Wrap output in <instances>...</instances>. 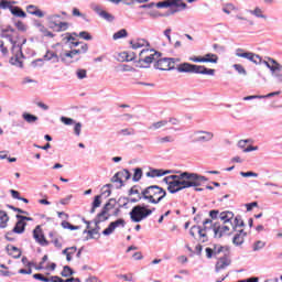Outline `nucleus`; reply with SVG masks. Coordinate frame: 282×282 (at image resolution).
Here are the masks:
<instances>
[{"label": "nucleus", "instance_id": "a878e982", "mask_svg": "<svg viewBox=\"0 0 282 282\" xmlns=\"http://www.w3.org/2000/svg\"><path fill=\"white\" fill-rule=\"evenodd\" d=\"M166 124H169L167 120H160V121L153 122L148 129L149 131H158L160 129H164Z\"/></svg>", "mask_w": 282, "mask_h": 282}, {"label": "nucleus", "instance_id": "13d9d810", "mask_svg": "<svg viewBox=\"0 0 282 282\" xmlns=\"http://www.w3.org/2000/svg\"><path fill=\"white\" fill-rule=\"evenodd\" d=\"M156 8H171V0H166L163 2H158Z\"/></svg>", "mask_w": 282, "mask_h": 282}, {"label": "nucleus", "instance_id": "2f4dec72", "mask_svg": "<svg viewBox=\"0 0 282 282\" xmlns=\"http://www.w3.org/2000/svg\"><path fill=\"white\" fill-rule=\"evenodd\" d=\"M96 12L99 14V17H101V19H105V21H113L115 19L112 14L99 8L96 9Z\"/></svg>", "mask_w": 282, "mask_h": 282}, {"label": "nucleus", "instance_id": "dca6fc26", "mask_svg": "<svg viewBox=\"0 0 282 282\" xmlns=\"http://www.w3.org/2000/svg\"><path fill=\"white\" fill-rule=\"evenodd\" d=\"M219 219L223 224L230 226L235 219V214L232 212H223L219 214Z\"/></svg>", "mask_w": 282, "mask_h": 282}, {"label": "nucleus", "instance_id": "79ce46f5", "mask_svg": "<svg viewBox=\"0 0 282 282\" xmlns=\"http://www.w3.org/2000/svg\"><path fill=\"white\" fill-rule=\"evenodd\" d=\"M62 227L67 230H80V226H74V225L69 224V221H63Z\"/></svg>", "mask_w": 282, "mask_h": 282}, {"label": "nucleus", "instance_id": "49530a36", "mask_svg": "<svg viewBox=\"0 0 282 282\" xmlns=\"http://www.w3.org/2000/svg\"><path fill=\"white\" fill-rule=\"evenodd\" d=\"M61 274L62 276L67 278V276H72V274H74V271L72 270V268H69V265H65Z\"/></svg>", "mask_w": 282, "mask_h": 282}, {"label": "nucleus", "instance_id": "774afa93", "mask_svg": "<svg viewBox=\"0 0 282 282\" xmlns=\"http://www.w3.org/2000/svg\"><path fill=\"white\" fill-rule=\"evenodd\" d=\"M86 282H102V280L98 279L95 275H90L86 279Z\"/></svg>", "mask_w": 282, "mask_h": 282}, {"label": "nucleus", "instance_id": "2eb2a0df", "mask_svg": "<svg viewBox=\"0 0 282 282\" xmlns=\"http://www.w3.org/2000/svg\"><path fill=\"white\" fill-rule=\"evenodd\" d=\"M231 261L228 257H223L216 262L215 270L216 272H221V270H226L228 265H230Z\"/></svg>", "mask_w": 282, "mask_h": 282}, {"label": "nucleus", "instance_id": "423d86ee", "mask_svg": "<svg viewBox=\"0 0 282 282\" xmlns=\"http://www.w3.org/2000/svg\"><path fill=\"white\" fill-rule=\"evenodd\" d=\"M142 195L150 204H160V200L166 197V191L158 185H152L145 188Z\"/></svg>", "mask_w": 282, "mask_h": 282}, {"label": "nucleus", "instance_id": "c85d7f7f", "mask_svg": "<svg viewBox=\"0 0 282 282\" xmlns=\"http://www.w3.org/2000/svg\"><path fill=\"white\" fill-rule=\"evenodd\" d=\"M44 61H51L52 63H58L61 58L58 55L52 51H47L44 55Z\"/></svg>", "mask_w": 282, "mask_h": 282}, {"label": "nucleus", "instance_id": "0e129e2a", "mask_svg": "<svg viewBox=\"0 0 282 282\" xmlns=\"http://www.w3.org/2000/svg\"><path fill=\"white\" fill-rule=\"evenodd\" d=\"M33 67H43V59L39 58L31 63Z\"/></svg>", "mask_w": 282, "mask_h": 282}, {"label": "nucleus", "instance_id": "4d7b16f0", "mask_svg": "<svg viewBox=\"0 0 282 282\" xmlns=\"http://www.w3.org/2000/svg\"><path fill=\"white\" fill-rule=\"evenodd\" d=\"M241 177H259L258 173L254 172H240Z\"/></svg>", "mask_w": 282, "mask_h": 282}, {"label": "nucleus", "instance_id": "393cba45", "mask_svg": "<svg viewBox=\"0 0 282 282\" xmlns=\"http://www.w3.org/2000/svg\"><path fill=\"white\" fill-rule=\"evenodd\" d=\"M89 235L88 239H100V225H96L95 229L84 230V235Z\"/></svg>", "mask_w": 282, "mask_h": 282}, {"label": "nucleus", "instance_id": "69168bd1", "mask_svg": "<svg viewBox=\"0 0 282 282\" xmlns=\"http://www.w3.org/2000/svg\"><path fill=\"white\" fill-rule=\"evenodd\" d=\"M13 235H14V231H8L7 234H6V236H4V239H7V241H14V237H13Z\"/></svg>", "mask_w": 282, "mask_h": 282}, {"label": "nucleus", "instance_id": "de8ad7c7", "mask_svg": "<svg viewBox=\"0 0 282 282\" xmlns=\"http://www.w3.org/2000/svg\"><path fill=\"white\" fill-rule=\"evenodd\" d=\"M237 21H243L245 23H248L249 25H254V21L250 20L241 14L236 15Z\"/></svg>", "mask_w": 282, "mask_h": 282}, {"label": "nucleus", "instance_id": "aec40b11", "mask_svg": "<svg viewBox=\"0 0 282 282\" xmlns=\"http://www.w3.org/2000/svg\"><path fill=\"white\" fill-rule=\"evenodd\" d=\"M25 226H28V223L18 219L15 226L13 227L12 231L14 235H23L25 232Z\"/></svg>", "mask_w": 282, "mask_h": 282}, {"label": "nucleus", "instance_id": "f257e3e1", "mask_svg": "<svg viewBox=\"0 0 282 282\" xmlns=\"http://www.w3.org/2000/svg\"><path fill=\"white\" fill-rule=\"evenodd\" d=\"M163 182L167 184L169 193L175 195V193H180V191L186 188H197V186H202L205 182H208V180L199 174L182 172L177 175L165 176Z\"/></svg>", "mask_w": 282, "mask_h": 282}, {"label": "nucleus", "instance_id": "72a5a7b5", "mask_svg": "<svg viewBox=\"0 0 282 282\" xmlns=\"http://www.w3.org/2000/svg\"><path fill=\"white\" fill-rule=\"evenodd\" d=\"M23 120H25V122H29V124H34V122H36L39 120V117L24 112L22 115Z\"/></svg>", "mask_w": 282, "mask_h": 282}, {"label": "nucleus", "instance_id": "e433bc0d", "mask_svg": "<svg viewBox=\"0 0 282 282\" xmlns=\"http://www.w3.org/2000/svg\"><path fill=\"white\" fill-rule=\"evenodd\" d=\"M102 202L100 200V195H97L93 202V207L90 209V214L94 215L96 213V208H100Z\"/></svg>", "mask_w": 282, "mask_h": 282}, {"label": "nucleus", "instance_id": "ea45409f", "mask_svg": "<svg viewBox=\"0 0 282 282\" xmlns=\"http://www.w3.org/2000/svg\"><path fill=\"white\" fill-rule=\"evenodd\" d=\"M77 54H78V51H76V50H73V51H70L68 53H65L64 55H62V62L65 63V62H67V58H73Z\"/></svg>", "mask_w": 282, "mask_h": 282}, {"label": "nucleus", "instance_id": "b1692460", "mask_svg": "<svg viewBox=\"0 0 282 282\" xmlns=\"http://www.w3.org/2000/svg\"><path fill=\"white\" fill-rule=\"evenodd\" d=\"M77 251H78V248L76 247H67L62 251V254H64L66 257V261L69 262L72 261L74 254H76Z\"/></svg>", "mask_w": 282, "mask_h": 282}, {"label": "nucleus", "instance_id": "3c124183", "mask_svg": "<svg viewBox=\"0 0 282 282\" xmlns=\"http://www.w3.org/2000/svg\"><path fill=\"white\" fill-rule=\"evenodd\" d=\"M61 122H63V124H66L67 127L76 124V121L68 117H61Z\"/></svg>", "mask_w": 282, "mask_h": 282}, {"label": "nucleus", "instance_id": "6e6d98bb", "mask_svg": "<svg viewBox=\"0 0 282 282\" xmlns=\"http://www.w3.org/2000/svg\"><path fill=\"white\" fill-rule=\"evenodd\" d=\"M33 279H36L37 281L50 282V278H45V275L41 273H35Z\"/></svg>", "mask_w": 282, "mask_h": 282}, {"label": "nucleus", "instance_id": "6e6552de", "mask_svg": "<svg viewBox=\"0 0 282 282\" xmlns=\"http://www.w3.org/2000/svg\"><path fill=\"white\" fill-rule=\"evenodd\" d=\"M150 215H153V209H149L145 206L137 205L130 212V219L134 224H140V221L147 219Z\"/></svg>", "mask_w": 282, "mask_h": 282}, {"label": "nucleus", "instance_id": "9b49d317", "mask_svg": "<svg viewBox=\"0 0 282 282\" xmlns=\"http://www.w3.org/2000/svg\"><path fill=\"white\" fill-rule=\"evenodd\" d=\"M173 59L169 57L160 58L154 64V69H160L161 72H171V69H175V65H172Z\"/></svg>", "mask_w": 282, "mask_h": 282}, {"label": "nucleus", "instance_id": "a18cd8bd", "mask_svg": "<svg viewBox=\"0 0 282 282\" xmlns=\"http://www.w3.org/2000/svg\"><path fill=\"white\" fill-rule=\"evenodd\" d=\"M76 76H77L78 80H83V79L87 78V70L83 69V68H78L76 70Z\"/></svg>", "mask_w": 282, "mask_h": 282}, {"label": "nucleus", "instance_id": "338daca9", "mask_svg": "<svg viewBox=\"0 0 282 282\" xmlns=\"http://www.w3.org/2000/svg\"><path fill=\"white\" fill-rule=\"evenodd\" d=\"M123 281L133 282V275L131 273L121 275Z\"/></svg>", "mask_w": 282, "mask_h": 282}, {"label": "nucleus", "instance_id": "20e7f679", "mask_svg": "<svg viewBox=\"0 0 282 282\" xmlns=\"http://www.w3.org/2000/svg\"><path fill=\"white\" fill-rule=\"evenodd\" d=\"M2 36L3 39H8L12 45L11 52L13 56L10 59L11 65H19V67H23V64L21 63V58H23V44L19 41V32L12 26H8L2 31Z\"/></svg>", "mask_w": 282, "mask_h": 282}, {"label": "nucleus", "instance_id": "5fc2aeb1", "mask_svg": "<svg viewBox=\"0 0 282 282\" xmlns=\"http://www.w3.org/2000/svg\"><path fill=\"white\" fill-rule=\"evenodd\" d=\"M119 176L122 180H130L131 178V173H129V170H123L121 172H119Z\"/></svg>", "mask_w": 282, "mask_h": 282}, {"label": "nucleus", "instance_id": "6ab92c4d", "mask_svg": "<svg viewBox=\"0 0 282 282\" xmlns=\"http://www.w3.org/2000/svg\"><path fill=\"white\" fill-rule=\"evenodd\" d=\"M248 12L249 14H252V17H256V19H263V21H268V15L260 7H256L253 10H249Z\"/></svg>", "mask_w": 282, "mask_h": 282}, {"label": "nucleus", "instance_id": "37998d69", "mask_svg": "<svg viewBox=\"0 0 282 282\" xmlns=\"http://www.w3.org/2000/svg\"><path fill=\"white\" fill-rule=\"evenodd\" d=\"M111 182L115 183V184H119V188H121V186H122V177L120 176V172H117L112 176Z\"/></svg>", "mask_w": 282, "mask_h": 282}, {"label": "nucleus", "instance_id": "ddd939ff", "mask_svg": "<svg viewBox=\"0 0 282 282\" xmlns=\"http://www.w3.org/2000/svg\"><path fill=\"white\" fill-rule=\"evenodd\" d=\"M175 173L174 170H162V169H153L147 173L148 177H163V175H172Z\"/></svg>", "mask_w": 282, "mask_h": 282}, {"label": "nucleus", "instance_id": "39448f33", "mask_svg": "<svg viewBox=\"0 0 282 282\" xmlns=\"http://www.w3.org/2000/svg\"><path fill=\"white\" fill-rule=\"evenodd\" d=\"M176 70L180 74H203L204 76H215V69L191 63L178 64Z\"/></svg>", "mask_w": 282, "mask_h": 282}, {"label": "nucleus", "instance_id": "8fccbe9b", "mask_svg": "<svg viewBox=\"0 0 282 282\" xmlns=\"http://www.w3.org/2000/svg\"><path fill=\"white\" fill-rule=\"evenodd\" d=\"M48 237H51L52 243H54L55 248H63V243H61V240L58 238H54V232H50Z\"/></svg>", "mask_w": 282, "mask_h": 282}, {"label": "nucleus", "instance_id": "412c9836", "mask_svg": "<svg viewBox=\"0 0 282 282\" xmlns=\"http://www.w3.org/2000/svg\"><path fill=\"white\" fill-rule=\"evenodd\" d=\"M246 239V231L243 229L238 230V232L234 236L232 243L235 246H241Z\"/></svg>", "mask_w": 282, "mask_h": 282}, {"label": "nucleus", "instance_id": "a19ab883", "mask_svg": "<svg viewBox=\"0 0 282 282\" xmlns=\"http://www.w3.org/2000/svg\"><path fill=\"white\" fill-rule=\"evenodd\" d=\"M0 8H2V10H12V8H14L12 6V2L11 1H8V0H1L0 1Z\"/></svg>", "mask_w": 282, "mask_h": 282}, {"label": "nucleus", "instance_id": "603ef678", "mask_svg": "<svg viewBox=\"0 0 282 282\" xmlns=\"http://www.w3.org/2000/svg\"><path fill=\"white\" fill-rule=\"evenodd\" d=\"M142 180V169H135L133 174V182H140Z\"/></svg>", "mask_w": 282, "mask_h": 282}, {"label": "nucleus", "instance_id": "bf43d9fd", "mask_svg": "<svg viewBox=\"0 0 282 282\" xmlns=\"http://www.w3.org/2000/svg\"><path fill=\"white\" fill-rule=\"evenodd\" d=\"M74 124H75V127H74L75 134L80 135L83 124L80 122H77V123L75 122Z\"/></svg>", "mask_w": 282, "mask_h": 282}, {"label": "nucleus", "instance_id": "680f3d73", "mask_svg": "<svg viewBox=\"0 0 282 282\" xmlns=\"http://www.w3.org/2000/svg\"><path fill=\"white\" fill-rule=\"evenodd\" d=\"M15 26L18 30H20V32H25V30H28V28L25 26V24L21 21L15 23Z\"/></svg>", "mask_w": 282, "mask_h": 282}, {"label": "nucleus", "instance_id": "7ed1b4c3", "mask_svg": "<svg viewBox=\"0 0 282 282\" xmlns=\"http://www.w3.org/2000/svg\"><path fill=\"white\" fill-rule=\"evenodd\" d=\"M236 56L238 58H246L247 61H250V63H253V65H265L275 83H278V85L282 84V64L276 59L269 56L263 59L259 54L246 52L243 48H237Z\"/></svg>", "mask_w": 282, "mask_h": 282}, {"label": "nucleus", "instance_id": "0eeeda50", "mask_svg": "<svg viewBox=\"0 0 282 282\" xmlns=\"http://www.w3.org/2000/svg\"><path fill=\"white\" fill-rule=\"evenodd\" d=\"M47 25L55 32H67L69 30V23L63 22L61 14H51L46 18Z\"/></svg>", "mask_w": 282, "mask_h": 282}, {"label": "nucleus", "instance_id": "f704fd0d", "mask_svg": "<svg viewBox=\"0 0 282 282\" xmlns=\"http://www.w3.org/2000/svg\"><path fill=\"white\" fill-rule=\"evenodd\" d=\"M232 67H234L235 72H237V74H239V76H248V70H246V67H243V65L234 64Z\"/></svg>", "mask_w": 282, "mask_h": 282}, {"label": "nucleus", "instance_id": "473e14b6", "mask_svg": "<svg viewBox=\"0 0 282 282\" xmlns=\"http://www.w3.org/2000/svg\"><path fill=\"white\" fill-rule=\"evenodd\" d=\"M109 219V214H106L104 212L99 213L95 219V226H100L102 221H107Z\"/></svg>", "mask_w": 282, "mask_h": 282}, {"label": "nucleus", "instance_id": "052dcab7", "mask_svg": "<svg viewBox=\"0 0 282 282\" xmlns=\"http://www.w3.org/2000/svg\"><path fill=\"white\" fill-rule=\"evenodd\" d=\"M89 50V46L87 44H83L80 48L76 50L78 54H87V51Z\"/></svg>", "mask_w": 282, "mask_h": 282}, {"label": "nucleus", "instance_id": "e2e57ef3", "mask_svg": "<svg viewBox=\"0 0 282 282\" xmlns=\"http://www.w3.org/2000/svg\"><path fill=\"white\" fill-rule=\"evenodd\" d=\"M111 208H113V206H112L110 203H107V204L104 206L101 213H105L106 215H109V210H111Z\"/></svg>", "mask_w": 282, "mask_h": 282}, {"label": "nucleus", "instance_id": "58836bf2", "mask_svg": "<svg viewBox=\"0 0 282 282\" xmlns=\"http://www.w3.org/2000/svg\"><path fill=\"white\" fill-rule=\"evenodd\" d=\"M113 41H118L119 39H127V30L121 29L112 35Z\"/></svg>", "mask_w": 282, "mask_h": 282}, {"label": "nucleus", "instance_id": "9d476101", "mask_svg": "<svg viewBox=\"0 0 282 282\" xmlns=\"http://www.w3.org/2000/svg\"><path fill=\"white\" fill-rule=\"evenodd\" d=\"M127 226V221L123 218H119L109 224V226L102 231L105 237H109V235H113L117 228H124Z\"/></svg>", "mask_w": 282, "mask_h": 282}, {"label": "nucleus", "instance_id": "7c9ffc66", "mask_svg": "<svg viewBox=\"0 0 282 282\" xmlns=\"http://www.w3.org/2000/svg\"><path fill=\"white\" fill-rule=\"evenodd\" d=\"M219 61V57L216 54L207 53L203 57V63H217Z\"/></svg>", "mask_w": 282, "mask_h": 282}, {"label": "nucleus", "instance_id": "bb28decb", "mask_svg": "<svg viewBox=\"0 0 282 282\" xmlns=\"http://www.w3.org/2000/svg\"><path fill=\"white\" fill-rule=\"evenodd\" d=\"M8 221H10V216L4 210H0V229L8 228Z\"/></svg>", "mask_w": 282, "mask_h": 282}, {"label": "nucleus", "instance_id": "4468645a", "mask_svg": "<svg viewBox=\"0 0 282 282\" xmlns=\"http://www.w3.org/2000/svg\"><path fill=\"white\" fill-rule=\"evenodd\" d=\"M194 134L196 135V142H210L215 138V134L208 131H196Z\"/></svg>", "mask_w": 282, "mask_h": 282}, {"label": "nucleus", "instance_id": "4be33fe9", "mask_svg": "<svg viewBox=\"0 0 282 282\" xmlns=\"http://www.w3.org/2000/svg\"><path fill=\"white\" fill-rule=\"evenodd\" d=\"M7 252L13 259H21V249L17 248L12 245L7 246Z\"/></svg>", "mask_w": 282, "mask_h": 282}, {"label": "nucleus", "instance_id": "f03ea898", "mask_svg": "<svg viewBox=\"0 0 282 282\" xmlns=\"http://www.w3.org/2000/svg\"><path fill=\"white\" fill-rule=\"evenodd\" d=\"M210 230H213L215 239H221V237H228V235L235 232V225H225L224 223L213 224V219L207 218L203 221V227L192 226L189 235L194 238L198 235L200 241L205 243V241H208V232H210Z\"/></svg>", "mask_w": 282, "mask_h": 282}, {"label": "nucleus", "instance_id": "f3484780", "mask_svg": "<svg viewBox=\"0 0 282 282\" xmlns=\"http://www.w3.org/2000/svg\"><path fill=\"white\" fill-rule=\"evenodd\" d=\"M26 12L33 17H37L39 19H43V17H45V12L41 11V9L34 4L28 6Z\"/></svg>", "mask_w": 282, "mask_h": 282}, {"label": "nucleus", "instance_id": "1a4fd4ad", "mask_svg": "<svg viewBox=\"0 0 282 282\" xmlns=\"http://www.w3.org/2000/svg\"><path fill=\"white\" fill-rule=\"evenodd\" d=\"M159 58L160 53L154 50L144 48L139 53V63L141 64V67H149L153 61H158Z\"/></svg>", "mask_w": 282, "mask_h": 282}, {"label": "nucleus", "instance_id": "cd10ccee", "mask_svg": "<svg viewBox=\"0 0 282 282\" xmlns=\"http://www.w3.org/2000/svg\"><path fill=\"white\" fill-rule=\"evenodd\" d=\"M36 28L39 29V32H41L43 34V36H47L48 39H54V33H52V31L47 30V28H45V25L37 23Z\"/></svg>", "mask_w": 282, "mask_h": 282}, {"label": "nucleus", "instance_id": "864d4df0", "mask_svg": "<svg viewBox=\"0 0 282 282\" xmlns=\"http://www.w3.org/2000/svg\"><path fill=\"white\" fill-rule=\"evenodd\" d=\"M79 39H84V41H91V39L94 37L91 36V34H89V32L82 31L79 32Z\"/></svg>", "mask_w": 282, "mask_h": 282}, {"label": "nucleus", "instance_id": "c03bdc74", "mask_svg": "<svg viewBox=\"0 0 282 282\" xmlns=\"http://www.w3.org/2000/svg\"><path fill=\"white\" fill-rule=\"evenodd\" d=\"M237 11V7H235V4L232 3H228L224 9L223 12H225V14H230L231 12Z\"/></svg>", "mask_w": 282, "mask_h": 282}, {"label": "nucleus", "instance_id": "5701e85b", "mask_svg": "<svg viewBox=\"0 0 282 282\" xmlns=\"http://www.w3.org/2000/svg\"><path fill=\"white\" fill-rule=\"evenodd\" d=\"M132 50H140L141 47H148L149 42L144 39H139L130 42Z\"/></svg>", "mask_w": 282, "mask_h": 282}, {"label": "nucleus", "instance_id": "a211bd4d", "mask_svg": "<svg viewBox=\"0 0 282 282\" xmlns=\"http://www.w3.org/2000/svg\"><path fill=\"white\" fill-rule=\"evenodd\" d=\"M171 8H176L174 11H172V14H175V12H182V10H186L187 6L182 0H171Z\"/></svg>", "mask_w": 282, "mask_h": 282}, {"label": "nucleus", "instance_id": "4c0bfd02", "mask_svg": "<svg viewBox=\"0 0 282 282\" xmlns=\"http://www.w3.org/2000/svg\"><path fill=\"white\" fill-rule=\"evenodd\" d=\"M234 230H237V228H243V219H241V216H236L232 223Z\"/></svg>", "mask_w": 282, "mask_h": 282}, {"label": "nucleus", "instance_id": "c756f323", "mask_svg": "<svg viewBox=\"0 0 282 282\" xmlns=\"http://www.w3.org/2000/svg\"><path fill=\"white\" fill-rule=\"evenodd\" d=\"M10 12L11 14H13V17H18L19 19H25V17H28V14H25V11H23L19 7L11 8Z\"/></svg>", "mask_w": 282, "mask_h": 282}, {"label": "nucleus", "instance_id": "f8f14e48", "mask_svg": "<svg viewBox=\"0 0 282 282\" xmlns=\"http://www.w3.org/2000/svg\"><path fill=\"white\" fill-rule=\"evenodd\" d=\"M33 239H35L36 243L40 246H50V242L47 239H45V235H43V229H41V226H36L33 230Z\"/></svg>", "mask_w": 282, "mask_h": 282}, {"label": "nucleus", "instance_id": "c9c22d12", "mask_svg": "<svg viewBox=\"0 0 282 282\" xmlns=\"http://www.w3.org/2000/svg\"><path fill=\"white\" fill-rule=\"evenodd\" d=\"M158 144H166L169 142H175L173 135L160 137L156 139Z\"/></svg>", "mask_w": 282, "mask_h": 282}, {"label": "nucleus", "instance_id": "09e8293b", "mask_svg": "<svg viewBox=\"0 0 282 282\" xmlns=\"http://www.w3.org/2000/svg\"><path fill=\"white\" fill-rule=\"evenodd\" d=\"M263 248H265V242L258 240L254 245H253V251L254 252H259V250H263Z\"/></svg>", "mask_w": 282, "mask_h": 282}]
</instances>
